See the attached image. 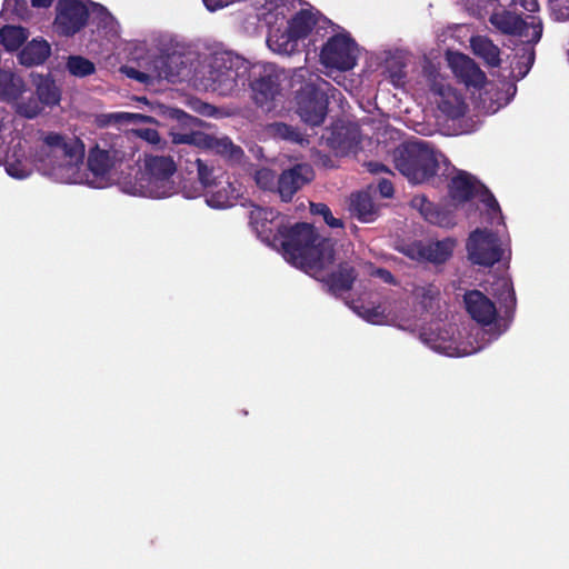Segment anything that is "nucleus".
Instances as JSON below:
<instances>
[{
    "instance_id": "nucleus-1",
    "label": "nucleus",
    "mask_w": 569,
    "mask_h": 569,
    "mask_svg": "<svg viewBox=\"0 0 569 569\" xmlns=\"http://www.w3.org/2000/svg\"><path fill=\"white\" fill-rule=\"evenodd\" d=\"M250 224L262 241L281 247L283 258L317 280L326 282L335 292L350 288L352 269L340 266L333 271V249L330 240L321 239L308 223L296 224L287 234L279 230L277 213L272 209L253 206Z\"/></svg>"
},
{
    "instance_id": "nucleus-2",
    "label": "nucleus",
    "mask_w": 569,
    "mask_h": 569,
    "mask_svg": "<svg viewBox=\"0 0 569 569\" xmlns=\"http://www.w3.org/2000/svg\"><path fill=\"white\" fill-rule=\"evenodd\" d=\"M84 144L76 137L59 133L46 136V148L40 157L46 176L62 183H83L93 188H106L114 181L118 153L94 147L89 151L87 166L82 170Z\"/></svg>"
},
{
    "instance_id": "nucleus-3",
    "label": "nucleus",
    "mask_w": 569,
    "mask_h": 569,
    "mask_svg": "<svg viewBox=\"0 0 569 569\" xmlns=\"http://www.w3.org/2000/svg\"><path fill=\"white\" fill-rule=\"evenodd\" d=\"M296 0H267L264 20L269 27L268 47L280 54L297 51L299 42L312 32H318L327 23L318 11L312 8L297 12Z\"/></svg>"
},
{
    "instance_id": "nucleus-4",
    "label": "nucleus",
    "mask_w": 569,
    "mask_h": 569,
    "mask_svg": "<svg viewBox=\"0 0 569 569\" xmlns=\"http://www.w3.org/2000/svg\"><path fill=\"white\" fill-rule=\"evenodd\" d=\"M249 63L231 52H214L202 57L194 67L193 84L202 90H210L221 96L236 91L244 84Z\"/></svg>"
},
{
    "instance_id": "nucleus-5",
    "label": "nucleus",
    "mask_w": 569,
    "mask_h": 569,
    "mask_svg": "<svg viewBox=\"0 0 569 569\" xmlns=\"http://www.w3.org/2000/svg\"><path fill=\"white\" fill-rule=\"evenodd\" d=\"M174 172L176 164L171 158L150 156L133 178L121 183V190L136 197L167 198L176 193Z\"/></svg>"
},
{
    "instance_id": "nucleus-6",
    "label": "nucleus",
    "mask_w": 569,
    "mask_h": 569,
    "mask_svg": "<svg viewBox=\"0 0 569 569\" xmlns=\"http://www.w3.org/2000/svg\"><path fill=\"white\" fill-rule=\"evenodd\" d=\"M441 158L442 154L422 140L403 143L393 153L396 168L412 183H422L433 177Z\"/></svg>"
},
{
    "instance_id": "nucleus-7",
    "label": "nucleus",
    "mask_w": 569,
    "mask_h": 569,
    "mask_svg": "<svg viewBox=\"0 0 569 569\" xmlns=\"http://www.w3.org/2000/svg\"><path fill=\"white\" fill-rule=\"evenodd\" d=\"M329 89V82L321 79L319 76H313L299 91L297 96V111L306 123L319 126L323 122L327 112V94Z\"/></svg>"
},
{
    "instance_id": "nucleus-8",
    "label": "nucleus",
    "mask_w": 569,
    "mask_h": 569,
    "mask_svg": "<svg viewBox=\"0 0 569 569\" xmlns=\"http://www.w3.org/2000/svg\"><path fill=\"white\" fill-rule=\"evenodd\" d=\"M359 52V47L351 36L340 31L322 46L320 62L328 70L348 71L356 67Z\"/></svg>"
},
{
    "instance_id": "nucleus-9",
    "label": "nucleus",
    "mask_w": 569,
    "mask_h": 569,
    "mask_svg": "<svg viewBox=\"0 0 569 569\" xmlns=\"http://www.w3.org/2000/svg\"><path fill=\"white\" fill-rule=\"evenodd\" d=\"M450 196L451 198L462 203L473 197H478L487 210L490 219L501 220V213L497 200L491 193L472 176L467 172H458L451 180L450 183Z\"/></svg>"
},
{
    "instance_id": "nucleus-10",
    "label": "nucleus",
    "mask_w": 569,
    "mask_h": 569,
    "mask_svg": "<svg viewBox=\"0 0 569 569\" xmlns=\"http://www.w3.org/2000/svg\"><path fill=\"white\" fill-rule=\"evenodd\" d=\"M505 242L498 231L487 229L475 230L467 242L469 259L480 266H492L498 262L505 252Z\"/></svg>"
},
{
    "instance_id": "nucleus-11",
    "label": "nucleus",
    "mask_w": 569,
    "mask_h": 569,
    "mask_svg": "<svg viewBox=\"0 0 569 569\" xmlns=\"http://www.w3.org/2000/svg\"><path fill=\"white\" fill-rule=\"evenodd\" d=\"M457 332L458 329L453 326L440 328L437 325L435 328L425 330L421 333V340L432 350L448 357H463L479 350L480 347L471 342L458 341L455 337Z\"/></svg>"
},
{
    "instance_id": "nucleus-12",
    "label": "nucleus",
    "mask_w": 569,
    "mask_h": 569,
    "mask_svg": "<svg viewBox=\"0 0 569 569\" xmlns=\"http://www.w3.org/2000/svg\"><path fill=\"white\" fill-rule=\"evenodd\" d=\"M252 78L250 86L252 89V97L259 106L271 110L270 102H272L279 93L280 73L273 64L257 63L249 66L247 80Z\"/></svg>"
},
{
    "instance_id": "nucleus-13",
    "label": "nucleus",
    "mask_w": 569,
    "mask_h": 569,
    "mask_svg": "<svg viewBox=\"0 0 569 569\" xmlns=\"http://www.w3.org/2000/svg\"><path fill=\"white\" fill-rule=\"evenodd\" d=\"M489 21L500 32L519 36L528 43H537L542 34L541 20L536 16L520 20L516 14L502 10L492 13Z\"/></svg>"
},
{
    "instance_id": "nucleus-14",
    "label": "nucleus",
    "mask_w": 569,
    "mask_h": 569,
    "mask_svg": "<svg viewBox=\"0 0 569 569\" xmlns=\"http://www.w3.org/2000/svg\"><path fill=\"white\" fill-rule=\"evenodd\" d=\"M90 8L94 9L97 4L86 0H59L53 23L56 31L62 36L78 32L86 24Z\"/></svg>"
},
{
    "instance_id": "nucleus-15",
    "label": "nucleus",
    "mask_w": 569,
    "mask_h": 569,
    "mask_svg": "<svg viewBox=\"0 0 569 569\" xmlns=\"http://www.w3.org/2000/svg\"><path fill=\"white\" fill-rule=\"evenodd\" d=\"M173 143H186L218 153L231 161H239L242 150L227 137H217L203 132H171Z\"/></svg>"
},
{
    "instance_id": "nucleus-16",
    "label": "nucleus",
    "mask_w": 569,
    "mask_h": 569,
    "mask_svg": "<svg viewBox=\"0 0 569 569\" xmlns=\"http://www.w3.org/2000/svg\"><path fill=\"white\" fill-rule=\"evenodd\" d=\"M46 148V138L43 144L34 154L27 150V147L19 141L13 146L4 158V168L7 173L14 179H26L37 168L41 173L46 174L41 170L40 157Z\"/></svg>"
},
{
    "instance_id": "nucleus-17",
    "label": "nucleus",
    "mask_w": 569,
    "mask_h": 569,
    "mask_svg": "<svg viewBox=\"0 0 569 569\" xmlns=\"http://www.w3.org/2000/svg\"><path fill=\"white\" fill-rule=\"evenodd\" d=\"M430 100L448 118L462 117L467 106L462 97L443 79H436L430 89Z\"/></svg>"
},
{
    "instance_id": "nucleus-18",
    "label": "nucleus",
    "mask_w": 569,
    "mask_h": 569,
    "mask_svg": "<svg viewBox=\"0 0 569 569\" xmlns=\"http://www.w3.org/2000/svg\"><path fill=\"white\" fill-rule=\"evenodd\" d=\"M455 246L456 241L452 239H445L428 243L417 241L403 247L402 252L417 261L441 263L452 254Z\"/></svg>"
},
{
    "instance_id": "nucleus-19",
    "label": "nucleus",
    "mask_w": 569,
    "mask_h": 569,
    "mask_svg": "<svg viewBox=\"0 0 569 569\" xmlns=\"http://www.w3.org/2000/svg\"><path fill=\"white\" fill-rule=\"evenodd\" d=\"M447 61L452 72L469 87L481 88L486 83V74L476 62L460 52H447Z\"/></svg>"
},
{
    "instance_id": "nucleus-20",
    "label": "nucleus",
    "mask_w": 569,
    "mask_h": 569,
    "mask_svg": "<svg viewBox=\"0 0 569 569\" xmlns=\"http://www.w3.org/2000/svg\"><path fill=\"white\" fill-rule=\"evenodd\" d=\"M352 310L366 321L373 325H392L401 329H410L411 326L407 323V318L402 315L395 313L386 310L381 306H373L372 303L353 302Z\"/></svg>"
},
{
    "instance_id": "nucleus-21",
    "label": "nucleus",
    "mask_w": 569,
    "mask_h": 569,
    "mask_svg": "<svg viewBox=\"0 0 569 569\" xmlns=\"http://www.w3.org/2000/svg\"><path fill=\"white\" fill-rule=\"evenodd\" d=\"M312 169L308 164H298L286 170L279 177L278 192L283 201H290L293 194L312 179Z\"/></svg>"
},
{
    "instance_id": "nucleus-22",
    "label": "nucleus",
    "mask_w": 569,
    "mask_h": 569,
    "mask_svg": "<svg viewBox=\"0 0 569 569\" xmlns=\"http://www.w3.org/2000/svg\"><path fill=\"white\" fill-rule=\"evenodd\" d=\"M465 305L470 317L478 323L489 325L497 317L495 303L479 290L467 292Z\"/></svg>"
},
{
    "instance_id": "nucleus-23",
    "label": "nucleus",
    "mask_w": 569,
    "mask_h": 569,
    "mask_svg": "<svg viewBox=\"0 0 569 569\" xmlns=\"http://www.w3.org/2000/svg\"><path fill=\"white\" fill-rule=\"evenodd\" d=\"M51 53V47L42 38L32 39L19 53V61L24 66L43 63Z\"/></svg>"
},
{
    "instance_id": "nucleus-24",
    "label": "nucleus",
    "mask_w": 569,
    "mask_h": 569,
    "mask_svg": "<svg viewBox=\"0 0 569 569\" xmlns=\"http://www.w3.org/2000/svg\"><path fill=\"white\" fill-rule=\"evenodd\" d=\"M470 47L472 52L481 58L488 66L498 67L500 64V50L487 37H472L470 39Z\"/></svg>"
},
{
    "instance_id": "nucleus-25",
    "label": "nucleus",
    "mask_w": 569,
    "mask_h": 569,
    "mask_svg": "<svg viewBox=\"0 0 569 569\" xmlns=\"http://www.w3.org/2000/svg\"><path fill=\"white\" fill-rule=\"evenodd\" d=\"M24 83L11 71L0 70V100L13 102L22 97Z\"/></svg>"
},
{
    "instance_id": "nucleus-26",
    "label": "nucleus",
    "mask_w": 569,
    "mask_h": 569,
    "mask_svg": "<svg viewBox=\"0 0 569 569\" xmlns=\"http://www.w3.org/2000/svg\"><path fill=\"white\" fill-rule=\"evenodd\" d=\"M178 60H179V58L176 56H172L169 58L161 57L154 61L156 69H157L154 71V73L144 74V73L131 70V72H129L128 74L130 77L137 78L140 81H146L149 78L171 80L174 77L184 76V73L181 70L173 71L172 68L170 67V64L177 63Z\"/></svg>"
},
{
    "instance_id": "nucleus-27",
    "label": "nucleus",
    "mask_w": 569,
    "mask_h": 569,
    "mask_svg": "<svg viewBox=\"0 0 569 569\" xmlns=\"http://www.w3.org/2000/svg\"><path fill=\"white\" fill-rule=\"evenodd\" d=\"M28 37V30L20 26L7 24L0 29V42L7 51L18 50Z\"/></svg>"
},
{
    "instance_id": "nucleus-28",
    "label": "nucleus",
    "mask_w": 569,
    "mask_h": 569,
    "mask_svg": "<svg viewBox=\"0 0 569 569\" xmlns=\"http://www.w3.org/2000/svg\"><path fill=\"white\" fill-rule=\"evenodd\" d=\"M226 183L227 186L222 187L218 192L207 196L206 201L208 206L216 209H222L234 204L236 200L241 194L240 187H236L233 183L228 181Z\"/></svg>"
},
{
    "instance_id": "nucleus-29",
    "label": "nucleus",
    "mask_w": 569,
    "mask_h": 569,
    "mask_svg": "<svg viewBox=\"0 0 569 569\" xmlns=\"http://www.w3.org/2000/svg\"><path fill=\"white\" fill-rule=\"evenodd\" d=\"M350 210L360 220L369 222L373 220L376 208L370 196L366 192H360L351 198Z\"/></svg>"
},
{
    "instance_id": "nucleus-30",
    "label": "nucleus",
    "mask_w": 569,
    "mask_h": 569,
    "mask_svg": "<svg viewBox=\"0 0 569 569\" xmlns=\"http://www.w3.org/2000/svg\"><path fill=\"white\" fill-rule=\"evenodd\" d=\"M39 101L43 104L53 106L60 100L59 90L48 78L37 76L34 79Z\"/></svg>"
},
{
    "instance_id": "nucleus-31",
    "label": "nucleus",
    "mask_w": 569,
    "mask_h": 569,
    "mask_svg": "<svg viewBox=\"0 0 569 569\" xmlns=\"http://www.w3.org/2000/svg\"><path fill=\"white\" fill-rule=\"evenodd\" d=\"M412 206L415 208H418L420 210L421 214L425 217V219L430 221L431 223L440 224V226H449L450 224V221L445 216H442L441 213L436 211L433 209L432 203L427 201L425 198H422V197L415 198L412 200Z\"/></svg>"
},
{
    "instance_id": "nucleus-32",
    "label": "nucleus",
    "mask_w": 569,
    "mask_h": 569,
    "mask_svg": "<svg viewBox=\"0 0 569 569\" xmlns=\"http://www.w3.org/2000/svg\"><path fill=\"white\" fill-rule=\"evenodd\" d=\"M147 122H153V119L149 116H143L140 113L113 112L106 116L107 124H117L119 127L126 124H139Z\"/></svg>"
},
{
    "instance_id": "nucleus-33",
    "label": "nucleus",
    "mask_w": 569,
    "mask_h": 569,
    "mask_svg": "<svg viewBox=\"0 0 569 569\" xmlns=\"http://www.w3.org/2000/svg\"><path fill=\"white\" fill-rule=\"evenodd\" d=\"M68 71L74 77H87L94 72V64L81 56H71L67 61Z\"/></svg>"
},
{
    "instance_id": "nucleus-34",
    "label": "nucleus",
    "mask_w": 569,
    "mask_h": 569,
    "mask_svg": "<svg viewBox=\"0 0 569 569\" xmlns=\"http://www.w3.org/2000/svg\"><path fill=\"white\" fill-rule=\"evenodd\" d=\"M268 133L271 137L302 143L305 138L300 132L284 123H272L268 127Z\"/></svg>"
},
{
    "instance_id": "nucleus-35",
    "label": "nucleus",
    "mask_w": 569,
    "mask_h": 569,
    "mask_svg": "<svg viewBox=\"0 0 569 569\" xmlns=\"http://www.w3.org/2000/svg\"><path fill=\"white\" fill-rule=\"evenodd\" d=\"M33 7H48L52 0H31ZM4 9L12 11L16 16L24 18L28 14L27 0H4Z\"/></svg>"
},
{
    "instance_id": "nucleus-36",
    "label": "nucleus",
    "mask_w": 569,
    "mask_h": 569,
    "mask_svg": "<svg viewBox=\"0 0 569 569\" xmlns=\"http://www.w3.org/2000/svg\"><path fill=\"white\" fill-rule=\"evenodd\" d=\"M487 291L505 302H511L513 300L512 286L510 280L506 277L498 278L490 288H487Z\"/></svg>"
},
{
    "instance_id": "nucleus-37",
    "label": "nucleus",
    "mask_w": 569,
    "mask_h": 569,
    "mask_svg": "<svg viewBox=\"0 0 569 569\" xmlns=\"http://www.w3.org/2000/svg\"><path fill=\"white\" fill-rule=\"evenodd\" d=\"M18 100L19 99L12 103H14L17 112L23 117L33 118L41 111V107L36 99H30L27 103L20 102Z\"/></svg>"
},
{
    "instance_id": "nucleus-38",
    "label": "nucleus",
    "mask_w": 569,
    "mask_h": 569,
    "mask_svg": "<svg viewBox=\"0 0 569 569\" xmlns=\"http://www.w3.org/2000/svg\"><path fill=\"white\" fill-rule=\"evenodd\" d=\"M550 10L552 17L558 21L569 19V0H551Z\"/></svg>"
},
{
    "instance_id": "nucleus-39",
    "label": "nucleus",
    "mask_w": 569,
    "mask_h": 569,
    "mask_svg": "<svg viewBox=\"0 0 569 569\" xmlns=\"http://www.w3.org/2000/svg\"><path fill=\"white\" fill-rule=\"evenodd\" d=\"M274 173L270 169L266 168L257 170L254 174L256 183L261 189L266 190H271L274 187Z\"/></svg>"
},
{
    "instance_id": "nucleus-40",
    "label": "nucleus",
    "mask_w": 569,
    "mask_h": 569,
    "mask_svg": "<svg viewBox=\"0 0 569 569\" xmlns=\"http://www.w3.org/2000/svg\"><path fill=\"white\" fill-rule=\"evenodd\" d=\"M198 176L203 187L208 188L216 184L217 177L213 176V170L206 166L201 160H197Z\"/></svg>"
},
{
    "instance_id": "nucleus-41",
    "label": "nucleus",
    "mask_w": 569,
    "mask_h": 569,
    "mask_svg": "<svg viewBox=\"0 0 569 569\" xmlns=\"http://www.w3.org/2000/svg\"><path fill=\"white\" fill-rule=\"evenodd\" d=\"M131 132L150 144H158L160 142V136L153 128H132Z\"/></svg>"
},
{
    "instance_id": "nucleus-42",
    "label": "nucleus",
    "mask_w": 569,
    "mask_h": 569,
    "mask_svg": "<svg viewBox=\"0 0 569 569\" xmlns=\"http://www.w3.org/2000/svg\"><path fill=\"white\" fill-rule=\"evenodd\" d=\"M161 111L164 116H168L172 119H177L178 121H183L184 118H187V114L178 109L161 108Z\"/></svg>"
},
{
    "instance_id": "nucleus-43",
    "label": "nucleus",
    "mask_w": 569,
    "mask_h": 569,
    "mask_svg": "<svg viewBox=\"0 0 569 569\" xmlns=\"http://www.w3.org/2000/svg\"><path fill=\"white\" fill-rule=\"evenodd\" d=\"M378 188H379L381 196L385 198H389L393 193V187L390 181H387V180L380 181Z\"/></svg>"
},
{
    "instance_id": "nucleus-44",
    "label": "nucleus",
    "mask_w": 569,
    "mask_h": 569,
    "mask_svg": "<svg viewBox=\"0 0 569 569\" xmlns=\"http://www.w3.org/2000/svg\"><path fill=\"white\" fill-rule=\"evenodd\" d=\"M526 66L522 70H519V76L520 77H523L527 74V72L529 71V68L530 66L532 64L533 62V51L532 49H528L527 52H526Z\"/></svg>"
},
{
    "instance_id": "nucleus-45",
    "label": "nucleus",
    "mask_w": 569,
    "mask_h": 569,
    "mask_svg": "<svg viewBox=\"0 0 569 569\" xmlns=\"http://www.w3.org/2000/svg\"><path fill=\"white\" fill-rule=\"evenodd\" d=\"M330 209L323 203H311V212L325 217L328 214Z\"/></svg>"
},
{
    "instance_id": "nucleus-46",
    "label": "nucleus",
    "mask_w": 569,
    "mask_h": 569,
    "mask_svg": "<svg viewBox=\"0 0 569 569\" xmlns=\"http://www.w3.org/2000/svg\"><path fill=\"white\" fill-rule=\"evenodd\" d=\"M520 4L525 10L529 12H536L539 8L537 0H521Z\"/></svg>"
},
{
    "instance_id": "nucleus-47",
    "label": "nucleus",
    "mask_w": 569,
    "mask_h": 569,
    "mask_svg": "<svg viewBox=\"0 0 569 569\" xmlns=\"http://www.w3.org/2000/svg\"><path fill=\"white\" fill-rule=\"evenodd\" d=\"M371 274L375 276V277L380 278L385 282H391L392 281L391 274L387 270H383V269H376V270H373L371 272Z\"/></svg>"
},
{
    "instance_id": "nucleus-48",
    "label": "nucleus",
    "mask_w": 569,
    "mask_h": 569,
    "mask_svg": "<svg viewBox=\"0 0 569 569\" xmlns=\"http://www.w3.org/2000/svg\"><path fill=\"white\" fill-rule=\"evenodd\" d=\"M323 219L326 223L332 228H338L342 226L341 221L331 214V211H329V213L326 214Z\"/></svg>"
},
{
    "instance_id": "nucleus-49",
    "label": "nucleus",
    "mask_w": 569,
    "mask_h": 569,
    "mask_svg": "<svg viewBox=\"0 0 569 569\" xmlns=\"http://www.w3.org/2000/svg\"><path fill=\"white\" fill-rule=\"evenodd\" d=\"M405 73L402 71L391 74V80L395 86H401L403 83Z\"/></svg>"
},
{
    "instance_id": "nucleus-50",
    "label": "nucleus",
    "mask_w": 569,
    "mask_h": 569,
    "mask_svg": "<svg viewBox=\"0 0 569 569\" xmlns=\"http://www.w3.org/2000/svg\"><path fill=\"white\" fill-rule=\"evenodd\" d=\"M369 170H370L371 172L378 173V172H380V171H383V170H385V166L379 164V163H370V164H369Z\"/></svg>"
},
{
    "instance_id": "nucleus-51",
    "label": "nucleus",
    "mask_w": 569,
    "mask_h": 569,
    "mask_svg": "<svg viewBox=\"0 0 569 569\" xmlns=\"http://www.w3.org/2000/svg\"><path fill=\"white\" fill-rule=\"evenodd\" d=\"M305 72H306V70L300 69V70H299V77H303V73H305Z\"/></svg>"
},
{
    "instance_id": "nucleus-52",
    "label": "nucleus",
    "mask_w": 569,
    "mask_h": 569,
    "mask_svg": "<svg viewBox=\"0 0 569 569\" xmlns=\"http://www.w3.org/2000/svg\"><path fill=\"white\" fill-rule=\"evenodd\" d=\"M497 109H498V108H490V109L488 110V112H492V113H493V112H496V111H497Z\"/></svg>"
},
{
    "instance_id": "nucleus-53",
    "label": "nucleus",
    "mask_w": 569,
    "mask_h": 569,
    "mask_svg": "<svg viewBox=\"0 0 569 569\" xmlns=\"http://www.w3.org/2000/svg\"><path fill=\"white\" fill-rule=\"evenodd\" d=\"M420 291H425V289H419V290L416 292V296H419V295H420Z\"/></svg>"
},
{
    "instance_id": "nucleus-54",
    "label": "nucleus",
    "mask_w": 569,
    "mask_h": 569,
    "mask_svg": "<svg viewBox=\"0 0 569 569\" xmlns=\"http://www.w3.org/2000/svg\"><path fill=\"white\" fill-rule=\"evenodd\" d=\"M422 305H423V308H427V303L425 300L422 301Z\"/></svg>"
}]
</instances>
